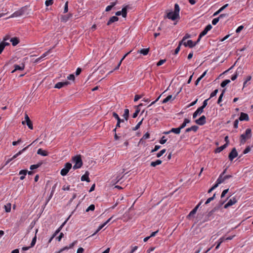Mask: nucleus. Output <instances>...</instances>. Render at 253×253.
<instances>
[{
    "label": "nucleus",
    "mask_w": 253,
    "mask_h": 253,
    "mask_svg": "<svg viewBox=\"0 0 253 253\" xmlns=\"http://www.w3.org/2000/svg\"><path fill=\"white\" fill-rule=\"evenodd\" d=\"M180 7L177 3L174 4V11H170L167 12L165 18H167L172 21L179 20L180 19Z\"/></svg>",
    "instance_id": "obj_1"
},
{
    "label": "nucleus",
    "mask_w": 253,
    "mask_h": 253,
    "mask_svg": "<svg viewBox=\"0 0 253 253\" xmlns=\"http://www.w3.org/2000/svg\"><path fill=\"white\" fill-rule=\"evenodd\" d=\"M28 10L27 6H23L18 10L15 11L8 18L18 17L24 15Z\"/></svg>",
    "instance_id": "obj_2"
},
{
    "label": "nucleus",
    "mask_w": 253,
    "mask_h": 253,
    "mask_svg": "<svg viewBox=\"0 0 253 253\" xmlns=\"http://www.w3.org/2000/svg\"><path fill=\"white\" fill-rule=\"evenodd\" d=\"M72 161L75 163L73 167L74 169L80 168L83 165L81 157L80 155L73 157L72 158Z\"/></svg>",
    "instance_id": "obj_3"
},
{
    "label": "nucleus",
    "mask_w": 253,
    "mask_h": 253,
    "mask_svg": "<svg viewBox=\"0 0 253 253\" xmlns=\"http://www.w3.org/2000/svg\"><path fill=\"white\" fill-rule=\"evenodd\" d=\"M252 130L250 128L246 130L245 133L241 135V143L244 144L246 140L251 137Z\"/></svg>",
    "instance_id": "obj_4"
},
{
    "label": "nucleus",
    "mask_w": 253,
    "mask_h": 253,
    "mask_svg": "<svg viewBox=\"0 0 253 253\" xmlns=\"http://www.w3.org/2000/svg\"><path fill=\"white\" fill-rule=\"evenodd\" d=\"M72 165L70 163H66L64 168H63L60 171V174L62 176H65L67 174L69 170L71 169Z\"/></svg>",
    "instance_id": "obj_5"
},
{
    "label": "nucleus",
    "mask_w": 253,
    "mask_h": 253,
    "mask_svg": "<svg viewBox=\"0 0 253 253\" xmlns=\"http://www.w3.org/2000/svg\"><path fill=\"white\" fill-rule=\"evenodd\" d=\"M37 140H35V141H34L30 145H28V146L25 147L24 148H23L22 150H21V151H19L17 153H16V154H15L10 159H9L7 160V161L6 162V164L5 165H7L10 162H11L12 160H13V159H15L16 158H17L18 156H19L20 155H21L24 151H25L28 148L29 146H30L31 145L34 144Z\"/></svg>",
    "instance_id": "obj_6"
},
{
    "label": "nucleus",
    "mask_w": 253,
    "mask_h": 253,
    "mask_svg": "<svg viewBox=\"0 0 253 253\" xmlns=\"http://www.w3.org/2000/svg\"><path fill=\"white\" fill-rule=\"evenodd\" d=\"M70 84V82L68 81L58 82L55 85L54 88H61L63 87L68 85Z\"/></svg>",
    "instance_id": "obj_7"
},
{
    "label": "nucleus",
    "mask_w": 253,
    "mask_h": 253,
    "mask_svg": "<svg viewBox=\"0 0 253 253\" xmlns=\"http://www.w3.org/2000/svg\"><path fill=\"white\" fill-rule=\"evenodd\" d=\"M237 156V152L236 151V148H233L231 152L229 154V159L232 161Z\"/></svg>",
    "instance_id": "obj_8"
},
{
    "label": "nucleus",
    "mask_w": 253,
    "mask_h": 253,
    "mask_svg": "<svg viewBox=\"0 0 253 253\" xmlns=\"http://www.w3.org/2000/svg\"><path fill=\"white\" fill-rule=\"evenodd\" d=\"M195 122L197 124L199 125H204L206 123V118L205 116H201L199 119L196 120Z\"/></svg>",
    "instance_id": "obj_9"
},
{
    "label": "nucleus",
    "mask_w": 253,
    "mask_h": 253,
    "mask_svg": "<svg viewBox=\"0 0 253 253\" xmlns=\"http://www.w3.org/2000/svg\"><path fill=\"white\" fill-rule=\"evenodd\" d=\"M238 120L240 121H248L249 120V117L247 114L241 112Z\"/></svg>",
    "instance_id": "obj_10"
},
{
    "label": "nucleus",
    "mask_w": 253,
    "mask_h": 253,
    "mask_svg": "<svg viewBox=\"0 0 253 253\" xmlns=\"http://www.w3.org/2000/svg\"><path fill=\"white\" fill-rule=\"evenodd\" d=\"M181 89L180 90V91L179 92H177L176 95L175 96H172V95H168L166 98H165L163 100L162 103H163V104L166 103H167L169 101L173 100L176 98V96L179 93V92L181 91Z\"/></svg>",
    "instance_id": "obj_11"
},
{
    "label": "nucleus",
    "mask_w": 253,
    "mask_h": 253,
    "mask_svg": "<svg viewBox=\"0 0 253 253\" xmlns=\"http://www.w3.org/2000/svg\"><path fill=\"white\" fill-rule=\"evenodd\" d=\"M127 14V9L126 7L123 8L122 11H118L116 13L117 16H120L121 15L124 18L126 17Z\"/></svg>",
    "instance_id": "obj_12"
},
{
    "label": "nucleus",
    "mask_w": 253,
    "mask_h": 253,
    "mask_svg": "<svg viewBox=\"0 0 253 253\" xmlns=\"http://www.w3.org/2000/svg\"><path fill=\"white\" fill-rule=\"evenodd\" d=\"M212 28V26L211 24L208 25L205 29L201 33L200 37H202L203 36L206 35L208 32L211 30Z\"/></svg>",
    "instance_id": "obj_13"
},
{
    "label": "nucleus",
    "mask_w": 253,
    "mask_h": 253,
    "mask_svg": "<svg viewBox=\"0 0 253 253\" xmlns=\"http://www.w3.org/2000/svg\"><path fill=\"white\" fill-rule=\"evenodd\" d=\"M182 44L185 46H188L190 48L193 47L196 45V43H194L192 40H188L187 42H183Z\"/></svg>",
    "instance_id": "obj_14"
},
{
    "label": "nucleus",
    "mask_w": 253,
    "mask_h": 253,
    "mask_svg": "<svg viewBox=\"0 0 253 253\" xmlns=\"http://www.w3.org/2000/svg\"><path fill=\"white\" fill-rule=\"evenodd\" d=\"M202 203V202H200V203L197 205L189 213V214L188 215V217H190L191 216H193L197 212V211L198 210V209L199 208V207H200V206L201 205Z\"/></svg>",
    "instance_id": "obj_15"
},
{
    "label": "nucleus",
    "mask_w": 253,
    "mask_h": 253,
    "mask_svg": "<svg viewBox=\"0 0 253 253\" xmlns=\"http://www.w3.org/2000/svg\"><path fill=\"white\" fill-rule=\"evenodd\" d=\"M203 112V110L200 107L198 108L197 110L193 113V118H196L198 115H200Z\"/></svg>",
    "instance_id": "obj_16"
},
{
    "label": "nucleus",
    "mask_w": 253,
    "mask_h": 253,
    "mask_svg": "<svg viewBox=\"0 0 253 253\" xmlns=\"http://www.w3.org/2000/svg\"><path fill=\"white\" fill-rule=\"evenodd\" d=\"M88 175H89V172L88 171H86L85 174L81 177V180L83 181H86L88 182H89L90 180H89V178L88 177Z\"/></svg>",
    "instance_id": "obj_17"
},
{
    "label": "nucleus",
    "mask_w": 253,
    "mask_h": 253,
    "mask_svg": "<svg viewBox=\"0 0 253 253\" xmlns=\"http://www.w3.org/2000/svg\"><path fill=\"white\" fill-rule=\"evenodd\" d=\"M14 70H13L11 73H13L17 70H23L24 69V65L22 64V66H19L18 65H14Z\"/></svg>",
    "instance_id": "obj_18"
},
{
    "label": "nucleus",
    "mask_w": 253,
    "mask_h": 253,
    "mask_svg": "<svg viewBox=\"0 0 253 253\" xmlns=\"http://www.w3.org/2000/svg\"><path fill=\"white\" fill-rule=\"evenodd\" d=\"M28 170L26 169H23L19 171V174L21 175L20 177V180H23L25 178V176L27 174Z\"/></svg>",
    "instance_id": "obj_19"
},
{
    "label": "nucleus",
    "mask_w": 253,
    "mask_h": 253,
    "mask_svg": "<svg viewBox=\"0 0 253 253\" xmlns=\"http://www.w3.org/2000/svg\"><path fill=\"white\" fill-rule=\"evenodd\" d=\"M149 51V48L141 49L137 51V53H141L143 55H146L148 54Z\"/></svg>",
    "instance_id": "obj_20"
},
{
    "label": "nucleus",
    "mask_w": 253,
    "mask_h": 253,
    "mask_svg": "<svg viewBox=\"0 0 253 253\" xmlns=\"http://www.w3.org/2000/svg\"><path fill=\"white\" fill-rule=\"evenodd\" d=\"M198 129V126H193L187 128L185 130L186 132H188L190 131H193L194 132H196L197 131Z\"/></svg>",
    "instance_id": "obj_21"
},
{
    "label": "nucleus",
    "mask_w": 253,
    "mask_h": 253,
    "mask_svg": "<svg viewBox=\"0 0 253 253\" xmlns=\"http://www.w3.org/2000/svg\"><path fill=\"white\" fill-rule=\"evenodd\" d=\"M227 143L219 147H218L217 148H216L215 150V151H214L215 153H220L222 150H223L227 147Z\"/></svg>",
    "instance_id": "obj_22"
},
{
    "label": "nucleus",
    "mask_w": 253,
    "mask_h": 253,
    "mask_svg": "<svg viewBox=\"0 0 253 253\" xmlns=\"http://www.w3.org/2000/svg\"><path fill=\"white\" fill-rule=\"evenodd\" d=\"M37 154L43 156H46L48 155V153L46 151L43 150L41 148L38 149Z\"/></svg>",
    "instance_id": "obj_23"
},
{
    "label": "nucleus",
    "mask_w": 253,
    "mask_h": 253,
    "mask_svg": "<svg viewBox=\"0 0 253 253\" xmlns=\"http://www.w3.org/2000/svg\"><path fill=\"white\" fill-rule=\"evenodd\" d=\"M118 19H119L118 17H117V16H112L110 18V19L108 21L107 25H109L111 24L112 23L117 21L118 20Z\"/></svg>",
    "instance_id": "obj_24"
},
{
    "label": "nucleus",
    "mask_w": 253,
    "mask_h": 253,
    "mask_svg": "<svg viewBox=\"0 0 253 253\" xmlns=\"http://www.w3.org/2000/svg\"><path fill=\"white\" fill-rule=\"evenodd\" d=\"M225 180L226 179L225 178V176H224V172H222L217 179V181H219V180H220L221 181V183H222L224 182Z\"/></svg>",
    "instance_id": "obj_25"
},
{
    "label": "nucleus",
    "mask_w": 253,
    "mask_h": 253,
    "mask_svg": "<svg viewBox=\"0 0 253 253\" xmlns=\"http://www.w3.org/2000/svg\"><path fill=\"white\" fill-rule=\"evenodd\" d=\"M162 163V161L161 160H157L155 162H152L150 164V166L153 167H155L157 165H159L161 164Z\"/></svg>",
    "instance_id": "obj_26"
},
{
    "label": "nucleus",
    "mask_w": 253,
    "mask_h": 253,
    "mask_svg": "<svg viewBox=\"0 0 253 253\" xmlns=\"http://www.w3.org/2000/svg\"><path fill=\"white\" fill-rule=\"evenodd\" d=\"M190 122V120H189L188 119H185L183 123L181 125V126L179 127L180 128V129H181L184 128L186 126L187 124H188Z\"/></svg>",
    "instance_id": "obj_27"
},
{
    "label": "nucleus",
    "mask_w": 253,
    "mask_h": 253,
    "mask_svg": "<svg viewBox=\"0 0 253 253\" xmlns=\"http://www.w3.org/2000/svg\"><path fill=\"white\" fill-rule=\"evenodd\" d=\"M10 42H11L13 46H15L16 45H17L19 43V40L16 38H11V40H10Z\"/></svg>",
    "instance_id": "obj_28"
},
{
    "label": "nucleus",
    "mask_w": 253,
    "mask_h": 253,
    "mask_svg": "<svg viewBox=\"0 0 253 253\" xmlns=\"http://www.w3.org/2000/svg\"><path fill=\"white\" fill-rule=\"evenodd\" d=\"M7 45H8V43L2 42L0 43V54L1 53L5 46Z\"/></svg>",
    "instance_id": "obj_29"
},
{
    "label": "nucleus",
    "mask_w": 253,
    "mask_h": 253,
    "mask_svg": "<svg viewBox=\"0 0 253 253\" xmlns=\"http://www.w3.org/2000/svg\"><path fill=\"white\" fill-rule=\"evenodd\" d=\"M129 116V110L128 109H125L124 111V113L123 114V117L126 121L128 119Z\"/></svg>",
    "instance_id": "obj_30"
},
{
    "label": "nucleus",
    "mask_w": 253,
    "mask_h": 253,
    "mask_svg": "<svg viewBox=\"0 0 253 253\" xmlns=\"http://www.w3.org/2000/svg\"><path fill=\"white\" fill-rule=\"evenodd\" d=\"M11 205L10 203H8L6 205H4V209L6 212H9L11 211Z\"/></svg>",
    "instance_id": "obj_31"
},
{
    "label": "nucleus",
    "mask_w": 253,
    "mask_h": 253,
    "mask_svg": "<svg viewBox=\"0 0 253 253\" xmlns=\"http://www.w3.org/2000/svg\"><path fill=\"white\" fill-rule=\"evenodd\" d=\"M180 128L179 127H177V128H172L170 130V131H171V132H173L175 134H179L180 132Z\"/></svg>",
    "instance_id": "obj_32"
},
{
    "label": "nucleus",
    "mask_w": 253,
    "mask_h": 253,
    "mask_svg": "<svg viewBox=\"0 0 253 253\" xmlns=\"http://www.w3.org/2000/svg\"><path fill=\"white\" fill-rule=\"evenodd\" d=\"M116 4V2H112L111 5H108L106 8V11H109L111 10V9Z\"/></svg>",
    "instance_id": "obj_33"
},
{
    "label": "nucleus",
    "mask_w": 253,
    "mask_h": 253,
    "mask_svg": "<svg viewBox=\"0 0 253 253\" xmlns=\"http://www.w3.org/2000/svg\"><path fill=\"white\" fill-rule=\"evenodd\" d=\"M224 241V237H222L219 240L217 244L215 247V249L217 250L219 248L220 244Z\"/></svg>",
    "instance_id": "obj_34"
},
{
    "label": "nucleus",
    "mask_w": 253,
    "mask_h": 253,
    "mask_svg": "<svg viewBox=\"0 0 253 253\" xmlns=\"http://www.w3.org/2000/svg\"><path fill=\"white\" fill-rule=\"evenodd\" d=\"M42 165V163H39L36 165H33L30 166V169L33 170L39 168Z\"/></svg>",
    "instance_id": "obj_35"
},
{
    "label": "nucleus",
    "mask_w": 253,
    "mask_h": 253,
    "mask_svg": "<svg viewBox=\"0 0 253 253\" xmlns=\"http://www.w3.org/2000/svg\"><path fill=\"white\" fill-rule=\"evenodd\" d=\"M182 44V42H179L178 46L176 47V48L175 49L174 51V54H176L178 53V52L180 50L181 45Z\"/></svg>",
    "instance_id": "obj_36"
},
{
    "label": "nucleus",
    "mask_w": 253,
    "mask_h": 253,
    "mask_svg": "<svg viewBox=\"0 0 253 253\" xmlns=\"http://www.w3.org/2000/svg\"><path fill=\"white\" fill-rule=\"evenodd\" d=\"M230 82V81L229 80H225L223 81L221 84V86L222 87H225L228 84H229Z\"/></svg>",
    "instance_id": "obj_37"
},
{
    "label": "nucleus",
    "mask_w": 253,
    "mask_h": 253,
    "mask_svg": "<svg viewBox=\"0 0 253 253\" xmlns=\"http://www.w3.org/2000/svg\"><path fill=\"white\" fill-rule=\"evenodd\" d=\"M25 121L22 122V125H25L26 123L31 121L29 116H28V115L27 114H25Z\"/></svg>",
    "instance_id": "obj_38"
},
{
    "label": "nucleus",
    "mask_w": 253,
    "mask_h": 253,
    "mask_svg": "<svg viewBox=\"0 0 253 253\" xmlns=\"http://www.w3.org/2000/svg\"><path fill=\"white\" fill-rule=\"evenodd\" d=\"M166 151V150L165 149L162 150L160 151L159 153L157 154V157L160 158L161 157Z\"/></svg>",
    "instance_id": "obj_39"
},
{
    "label": "nucleus",
    "mask_w": 253,
    "mask_h": 253,
    "mask_svg": "<svg viewBox=\"0 0 253 253\" xmlns=\"http://www.w3.org/2000/svg\"><path fill=\"white\" fill-rule=\"evenodd\" d=\"M215 194H214L212 197H210L209 198H208L206 202H205V204L206 205H207L209 203H210L211 201L213 200L215 198Z\"/></svg>",
    "instance_id": "obj_40"
},
{
    "label": "nucleus",
    "mask_w": 253,
    "mask_h": 253,
    "mask_svg": "<svg viewBox=\"0 0 253 253\" xmlns=\"http://www.w3.org/2000/svg\"><path fill=\"white\" fill-rule=\"evenodd\" d=\"M210 99V98H208L207 99H206L204 101L203 105L200 107L201 108H202L203 110L207 106L208 104V101Z\"/></svg>",
    "instance_id": "obj_41"
},
{
    "label": "nucleus",
    "mask_w": 253,
    "mask_h": 253,
    "mask_svg": "<svg viewBox=\"0 0 253 253\" xmlns=\"http://www.w3.org/2000/svg\"><path fill=\"white\" fill-rule=\"evenodd\" d=\"M95 209V206L94 205H90L86 210V211L87 212L89 211H94Z\"/></svg>",
    "instance_id": "obj_42"
},
{
    "label": "nucleus",
    "mask_w": 253,
    "mask_h": 253,
    "mask_svg": "<svg viewBox=\"0 0 253 253\" xmlns=\"http://www.w3.org/2000/svg\"><path fill=\"white\" fill-rule=\"evenodd\" d=\"M105 226V225L103 223L102 224H101V225H100L98 229H97V230L94 232V234H93L92 236L96 234L97 233H98L102 228H103L104 226Z\"/></svg>",
    "instance_id": "obj_43"
},
{
    "label": "nucleus",
    "mask_w": 253,
    "mask_h": 253,
    "mask_svg": "<svg viewBox=\"0 0 253 253\" xmlns=\"http://www.w3.org/2000/svg\"><path fill=\"white\" fill-rule=\"evenodd\" d=\"M218 90L217 89L214 90L211 93L210 97V99L215 96L217 93Z\"/></svg>",
    "instance_id": "obj_44"
},
{
    "label": "nucleus",
    "mask_w": 253,
    "mask_h": 253,
    "mask_svg": "<svg viewBox=\"0 0 253 253\" xmlns=\"http://www.w3.org/2000/svg\"><path fill=\"white\" fill-rule=\"evenodd\" d=\"M37 240V236L36 235L35 236V237L33 238L32 242L31 243V247H34L36 243Z\"/></svg>",
    "instance_id": "obj_45"
},
{
    "label": "nucleus",
    "mask_w": 253,
    "mask_h": 253,
    "mask_svg": "<svg viewBox=\"0 0 253 253\" xmlns=\"http://www.w3.org/2000/svg\"><path fill=\"white\" fill-rule=\"evenodd\" d=\"M143 119L137 124V125L132 129L133 130H136L140 127V125L142 124Z\"/></svg>",
    "instance_id": "obj_46"
},
{
    "label": "nucleus",
    "mask_w": 253,
    "mask_h": 253,
    "mask_svg": "<svg viewBox=\"0 0 253 253\" xmlns=\"http://www.w3.org/2000/svg\"><path fill=\"white\" fill-rule=\"evenodd\" d=\"M26 123L30 129H33V124H32V122L31 121H30Z\"/></svg>",
    "instance_id": "obj_47"
},
{
    "label": "nucleus",
    "mask_w": 253,
    "mask_h": 253,
    "mask_svg": "<svg viewBox=\"0 0 253 253\" xmlns=\"http://www.w3.org/2000/svg\"><path fill=\"white\" fill-rule=\"evenodd\" d=\"M53 2V0H47L45 2V4L46 6H48L49 5H52Z\"/></svg>",
    "instance_id": "obj_48"
},
{
    "label": "nucleus",
    "mask_w": 253,
    "mask_h": 253,
    "mask_svg": "<svg viewBox=\"0 0 253 253\" xmlns=\"http://www.w3.org/2000/svg\"><path fill=\"white\" fill-rule=\"evenodd\" d=\"M191 37V35L189 34H186L184 37L183 38L182 40L180 42H182V43L184 41H185L186 39L190 38Z\"/></svg>",
    "instance_id": "obj_49"
},
{
    "label": "nucleus",
    "mask_w": 253,
    "mask_h": 253,
    "mask_svg": "<svg viewBox=\"0 0 253 253\" xmlns=\"http://www.w3.org/2000/svg\"><path fill=\"white\" fill-rule=\"evenodd\" d=\"M251 147L249 146L244 150L243 153L244 154H247L251 151Z\"/></svg>",
    "instance_id": "obj_50"
},
{
    "label": "nucleus",
    "mask_w": 253,
    "mask_h": 253,
    "mask_svg": "<svg viewBox=\"0 0 253 253\" xmlns=\"http://www.w3.org/2000/svg\"><path fill=\"white\" fill-rule=\"evenodd\" d=\"M139 112H140V110L138 108H137L135 112L133 113V114L132 115V117L133 118H135L138 116V114L139 113Z\"/></svg>",
    "instance_id": "obj_51"
},
{
    "label": "nucleus",
    "mask_w": 253,
    "mask_h": 253,
    "mask_svg": "<svg viewBox=\"0 0 253 253\" xmlns=\"http://www.w3.org/2000/svg\"><path fill=\"white\" fill-rule=\"evenodd\" d=\"M219 20V17L214 18L212 21V24L214 25H216Z\"/></svg>",
    "instance_id": "obj_52"
},
{
    "label": "nucleus",
    "mask_w": 253,
    "mask_h": 253,
    "mask_svg": "<svg viewBox=\"0 0 253 253\" xmlns=\"http://www.w3.org/2000/svg\"><path fill=\"white\" fill-rule=\"evenodd\" d=\"M77 243V241H75L74 242H73L72 243H71L69 246H66L67 248V250L68 249H71Z\"/></svg>",
    "instance_id": "obj_53"
},
{
    "label": "nucleus",
    "mask_w": 253,
    "mask_h": 253,
    "mask_svg": "<svg viewBox=\"0 0 253 253\" xmlns=\"http://www.w3.org/2000/svg\"><path fill=\"white\" fill-rule=\"evenodd\" d=\"M166 61V59H162V60H160L157 63V65L158 66H161L162 65V64H163Z\"/></svg>",
    "instance_id": "obj_54"
},
{
    "label": "nucleus",
    "mask_w": 253,
    "mask_h": 253,
    "mask_svg": "<svg viewBox=\"0 0 253 253\" xmlns=\"http://www.w3.org/2000/svg\"><path fill=\"white\" fill-rule=\"evenodd\" d=\"M113 116L117 120V121L122 120L120 118L119 115L116 113H115V112H113Z\"/></svg>",
    "instance_id": "obj_55"
},
{
    "label": "nucleus",
    "mask_w": 253,
    "mask_h": 253,
    "mask_svg": "<svg viewBox=\"0 0 253 253\" xmlns=\"http://www.w3.org/2000/svg\"><path fill=\"white\" fill-rule=\"evenodd\" d=\"M71 16V15L70 14L69 16H64L62 17V20L64 22H66L69 18Z\"/></svg>",
    "instance_id": "obj_56"
},
{
    "label": "nucleus",
    "mask_w": 253,
    "mask_h": 253,
    "mask_svg": "<svg viewBox=\"0 0 253 253\" xmlns=\"http://www.w3.org/2000/svg\"><path fill=\"white\" fill-rule=\"evenodd\" d=\"M50 52V49L48 50L47 51L45 52V53H44L41 57H40V58L42 59L44 57H45V56H46Z\"/></svg>",
    "instance_id": "obj_57"
},
{
    "label": "nucleus",
    "mask_w": 253,
    "mask_h": 253,
    "mask_svg": "<svg viewBox=\"0 0 253 253\" xmlns=\"http://www.w3.org/2000/svg\"><path fill=\"white\" fill-rule=\"evenodd\" d=\"M167 141V139L165 138V136H163L161 139V140L160 141V143L161 144H165Z\"/></svg>",
    "instance_id": "obj_58"
},
{
    "label": "nucleus",
    "mask_w": 253,
    "mask_h": 253,
    "mask_svg": "<svg viewBox=\"0 0 253 253\" xmlns=\"http://www.w3.org/2000/svg\"><path fill=\"white\" fill-rule=\"evenodd\" d=\"M142 97V95H135V96H134V101L135 102L137 101L139 99H140Z\"/></svg>",
    "instance_id": "obj_59"
},
{
    "label": "nucleus",
    "mask_w": 253,
    "mask_h": 253,
    "mask_svg": "<svg viewBox=\"0 0 253 253\" xmlns=\"http://www.w3.org/2000/svg\"><path fill=\"white\" fill-rule=\"evenodd\" d=\"M68 11V1H67L64 6V13H67Z\"/></svg>",
    "instance_id": "obj_60"
},
{
    "label": "nucleus",
    "mask_w": 253,
    "mask_h": 253,
    "mask_svg": "<svg viewBox=\"0 0 253 253\" xmlns=\"http://www.w3.org/2000/svg\"><path fill=\"white\" fill-rule=\"evenodd\" d=\"M160 147H161V146L160 145H156L155 146L154 149L152 150L151 153H153V152L158 151L160 148Z\"/></svg>",
    "instance_id": "obj_61"
},
{
    "label": "nucleus",
    "mask_w": 253,
    "mask_h": 253,
    "mask_svg": "<svg viewBox=\"0 0 253 253\" xmlns=\"http://www.w3.org/2000/svg\"><path fill=\"white\" fill-rule=\"evenodd\" d=\"M67 79L69 80L74 81L75 76L73 74H70L69 76L67 77Z\"/></svg>",
    "instance_id": "obj_62"
},
{
    "label": "nucleus",
    "mask_w": 253,
    "mask_h": 253,
    "mask_svg": "<svg viewBox=\"0 0 253 253\" xmlns=\"http://www.w3.org/2000/svg\"><path fill=\"white\" fill-rule=\"evenodd\" d=\"M221 184V181L220 180H219V181H217L216 180V183L212 187V188L214 189H215L216 187H218V185Z\"/></svg>",
    "instance_id": "obj_63"
},
{
    "label": "nucleus",
    "mask_w": 253,
    "mask_h": 253,
    "mask_svg": "<svg viewBox=\"0 0 253 253\" xmlns=\"http://www.w3.org/2000/svg\"><path fill=\"white\" fill-rule=\"evenodd\" d=\"M84 251V249L83 248L80 247L78 249L77 253H83Z\"/></svg>",
    "instance_id": "obj_64"
}]
</instances>
